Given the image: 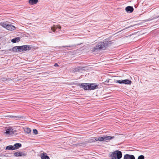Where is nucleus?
<instances>
[{"instance_id":"f257e3e1","label":"nucleus","mask_w":159,"mask_h":159,"mask_svg":"<svg viewBox=\"0 0 159 159\" xmlns=\"http://www.w3.org/2000/svg\"><path fill=\"white\" fill-rule=\"evenodd\" d=\"M110 43V42L107 39L103 40V42H100L97 43L96 46L93 48V52H94L98 49H102L107 46Z\"/></svg>"},{"instance_id":"f03ea898","label":"nucleus","mask_w":159,"mask_h":159,"mask_svg":"<svg viewBox=\"0 0 159 159\" xmlns=\"http://www.w3.org/2000/svg\"><path fill=\"white\" fill-rule=\"evenodd\" d=\"M110 156L112 159H120L122 157V154L121 151L117 150L112 152Z\"/></svg>"},{"instance_id":"7ed1b4c3","label":"nucleus","mask_w":159,"mask_h":159,"mask_svg":"<svg viewBox=\"0 0 159 159\" xmlns=\"http://www.w3.org/2000/svg\"><path fill=\"white\" fill-rule=\"evenodd\" d=\"M61 29V27L59 25H54L51 28V30L49 31V33H52V32L59 31Z\"/></svg>"},{"instance_id":"20e7f679","label":"nucleus","mask_w":159,"mask_h":159,"mask_svg":"<svg viewBox=\"0 0 159 159\" xmlns=\"http://www.w3.org/2000/svg\"><path fill=\"white\" fill-rule=\"evenodd\" d=\"M116 82L120 84H125L130 85L131 84V81L128 79H126L124 80H117Z\"/></svg>"},{"instance_id":"39448f33","label":"nucleus","mask_w":159,"mask_h":159,"mask_svg":"<svg viewBox=\"0 0 159 159\" xmlns=\"http://www.w3.org/2000/svg\"><path fill=\"white\" fill-rule=\"evenodd\" d=\"M22 47L21 46H16L12 48V50L14 52H18L22 51Z\"/></svg>"},{"instance_id":"423d86ee","label":"nucleus","mask_w":159,"mask_h":159,"mask_svg":"<svg viewBox=\"0 0 159 159\" xmlns=\"http://www.w3.org/2000/svg\"><path fill=\"white\" fill-rule=\"evenodd\" d=\"M14 129L11 127H9L6 130L5 133L7 135H12L14 134Z\"/></svg>"},{"instance_id":"0eeeda50","label":"nucleus","mask_w":159,"mask_h":159,"mask_svg":"<svg viewBox=\"0 0 159 159\" xmlns=\"http://www.w3.org/2000/svg\"><path fill=\"white\" fill-rule=\"evenodd\" d=\"M80 86L84 90H89V84L83 83L79 84Z\"/></svg>"},{"instance_id":"6e6552de","label":"nucleus","mask_w":159,"mask_h":159,"mask_svg":"<svg viewBox=\"0 0 159 159\" xmlns=\"http://www.w3.org/2000/svg\"><path fill=\"white\" fill-rule=\"evenodd\" d=\"M89 90H92L96 89L98 88V85L95 84H89Z\"/></svg>"},{"instance_id":"1a4fd4ad","label":"nucleus","mask_w":159,"mask_h":159,"mask_svg":"<svg viewBox=\"0 0 159 159\" xmlns=\"http://www.w3.org/2000/svg\"><path fill=\"white\" fill-rule=\"evenodd\" d=\"M92 142H94L95 141H104V139H103V136L102 137H95L94 138H93L92 139Z\"/></svg>"},{"instance_id":"9d476101","label":"nucleus","mask_w":159,"mask_h":159,"mask_svg":"<svg viewBox=\"0 0 159 159\" xmlns=\"http://www.w3.org/2000/svg\"><path fill=\"white\" fill-rule=\"evenodd\" d=\"M114 136H103L104 141H109L110 140L114 138Z\"/></svg>"},{"instance_id":"9b49d317","label":"nucleus","mask_w":159,"mask_h":159,"mask_svg":"<svg viewBox=\"0 0 159 159\" xmlns=\"http://www.w3.org/2000/svg\"><path fill=\"white\" fill-rule=\"evenodd\" d=\"M124 159H135V158L133 155L126 154L124 155Z\"/></svg>"},{"instance_id":"f8f14e48","label":"nucleus","mask_w":159,"mask_h":159,"mask_svg":"<svg viewBox=\"0 0 159 159\" xmlns=\"http://www.w3.org/2000/svg\"><path fill=\"white\" fill-rule=\"evenodd\" d=\"M125 10L127 12L130 13L133 11L134 8L132 7L129 6L125 8Z\"/></svg>"},{"instance_id":"ddd939ff","label":"nucleus","mask_w":159,"mask_h":159,"mask_svg":"<svg viewBox=\"0 0 159 159\" xmlns=\"http://www.w3.org/2000/svg\"><path fill=\"white\" fill-rule=\"evenodd\" d=\"M22 51H26L30 49L31 47L29 45H24L22 46Z\"/></svg>"},{"instance_id":"4468645a","label":"nucleus","mask_w":159,"mask_h":159,"mask_svg":"<svg viewBox=\"0 0 159 159\" xmlns=\"http://www.w3.org/2000/svg\"><path fill=\"white\" fill-rule=\"evenodd\" d=\"M41 159H50L46 153L43 152L41 154Z\"/></svg>"},{"instance_id":"2eb2a0df","label":"nucleus","mask_w":159,"mask_h":159,"mask_svg":"<svg viewBox=\"0 0 159 159\" xmlns=\"http://www.w3.org/2000/svg\"><path fill=\"white\" fill-rule=\"evenodd\" d=\"M15 28L16 27L12 25L8 24L6 29L10 31H12L15 30Z\"/></svg>"},{"instance_id":"dca6fc26","label":"nucleus","mask_w":159,"mask_h":159,"mask_svg":"<svg viewBox=\"0 0 159 159\" xmlns=\"http://www.w3.org/2000/svg\"><path fill=\"white\" fill-rule=\"evenodd\" d=\"M15 156L18 157L25 156L24 152H17L14 153Z\"/></svg>"},{"instance_id":"f3484780","label":"nucleus","mask_w":159,"mask_h":159,"mask_svg":"<svg viewBox=\"0 0 159 159\" xmlns=\"http://www.w3.org/2000/svg\"><path fill=\"white\" fill-rule=\"evenodd\" d=\"M21 146V144L20 143H16L14 145L15 150L18 149Z\"/></svg>"},{"instance_id":"a211bd4d","label":"nucleus","mask_w":159,"mask_h":159,"mask_svg":"<svg viewBox=\"0 0 159 159\" xmlns=\"http://www.w3.org/2000/svg\"><path fill=\"white\" fill-rule=\"evenodd\" d=\"M38 1V0H29V3L30 4L33 5L36 4Z\"/></svg>"},{"instance_id":"6ab92c4d","label":"nucleus","mask_w":159,"mask_h":159,"mask_svg":"<svg viewBox=\"0 0 159 159\" xmlns=\"http://www.w3.org/2000/svg\"><path fill=\"white\" fill-rule=\"evenodd\" d=\"M20 40V39L19 37L15 38L11 40L12 42L13 43H16V42H19Z\"/></svg>"},{"instance_id":"aec40b11","label":"nucleus","mask_w":159,"mask_h":159,"mask_svg":"<svg viewBox=\"0 0 159 159\" xmlns=\"http://www.w3.org/2000/svg\"><path fill=\"white\" fill-rule=\"evenodd\" d=\"M14 148V146H12V145H10L7 146L6 148V150H15Z\"/></svg>"},{"instance_id":"412c9836","label":"nucleus","mask_w":159,"mask_h":159,"mask_svg":"<svg viewBox=\"0 0 159 159\" xmlns=\"http://www.w3.org/2000/svg\"><path fill=\"white\" fill-rule=\"evenodd\" d=\"M81 69V67H77L74 69L73 71V72H76L79 71Z\"/></svg>"},{"instance_id":"4be33fe9","label":"nucleus","mask_w":159,"mask_h":159,"mask_svg":"<svg viewBox=\"0 0 159 159\" xmlns=\"http://www.w3.org/2000/svg\"><path fill=\"white\" fill-rule=\"evenodd\" d=\"M24 131L25 132H26L27 134H29L31 131L30 129L28 128H25L24 129Z\"/></svg>"},{"instance_id":"5701e85b","label":"nucleus","mask_w":159,"mask_h":159,"mask_svg":"<svg viewBox=\"0 0 159 159\" xmlns=\"http://www.w3.org/2000/svg\"><path fill=\"white\" fill-rule=\"evenodd\" d=\"M1 25L4 28H6L7 29V25L8 24H7L6 23H5L4 22L1 23Z\"/></svg>"},{"instance_id":"b1692460","label":"nucleus","mask_w":159,"mask_h":159,"mask_svg":"<svg viewBox=\"0 0 159 159\" xmlns=\"http://www.w3.org/2000/svg\"><path fill=\"white\" fill-rule=\"evenodd\" d=\"M144 156L142 155H141L139 156L138 159H144Z\"/></svg>"},{"instance_id":"393cba45","label":"nucleus","mask_w":159,"mask_h":159,"mask_svg":"<svg viewBox=\"0 0 159 159\" xmlns=\"http://www.w3.org/2000/svg\"><path fill=\"white\" fill-rule=\"evenodd\" d=\"M33 132L34 134H38V131L37 129H34L33 130Z\"/></svg>"},{"instance_id":"a878e982","label":"nucleus","mask_w":159,"mask_h":159,"mask_svg":"<svg viewBox=\"0 0 159 159\" xmlns=\"http://www.w3.org/2000/svg\"><path fill=\"white\" fill-rule=\"evenodd\" d=\"M110 80L109 79H107L105 81V84H106L107 83H108L109 82Z\"/></svg>"},{"instance_id":"bb28decb","label":"nucleus","mask_w":159,"mask_h":159,"mask_svg":"<svg viewBox=\"0 0 159 159\" xmlns=\"http://www.w3.org/2000/svg\"><path fill=\"white\" fill-rule=\"evenodd\" d=\"M72 47V46H63V47L64 48H65V47Z\"/></svg>"},{"instance_id":"cd10ccee","label":"nucleus","mask_w":159,"mask_h":159,"mask_svg":"<svg viewBox=\"0 0 159 159\" xmlns=\"http://www.w3.org/2000/svg\"><path fill=\"white\" fill-rule=\"evenodd\" d=\"M54 66H56H56H58V64L57 63H55V64H54Z\"/></svg>"},{"instance_id":"c85d7f7f","label":"nucleus","mask_w":159,"mask_h":159,"mask_svg":"<svg viewBox=\"0 0 159 159\" xmlns=\"http://www.w3.org/2000/svg\"><path fill=\"white\" fill-rule=\"evenodd\" d=\"M11 117H12V118H17V117L16 116H12Z\"/></svg>"}]
</instances>
